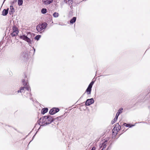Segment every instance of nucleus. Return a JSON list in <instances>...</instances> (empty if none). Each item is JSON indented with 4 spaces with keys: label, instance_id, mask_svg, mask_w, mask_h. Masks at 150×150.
Returning <instances> with one entry per match:
<instances>
[{
    "label": "nucleus",
    "instance_id": "obj_26",
    "mask_svg": "<svg viewBox=\"0 0 150 150\" xmlns=\"http://www.w3.org/2000/svg\"><path fill=\"white\" fill-rule=\"evenodd\" d=\"M22 89H21V88H20V90H18L17 91V92L18 93H19L20 92L21 93V91H22Z\"/></svg>",
    "mask_w": 150,
    "mask_h": 150
},
{
    "label": "nucleus",
    "instance_id": "obj_11",
    "mask_svg": "<svg viewBox=\"0 0 150 150\" xmlns=\"http://www.w3.org/2000/svg\"><path fill=\"white\" fill-rule=\"evenodd\" d=\"M8 8H7L6 9H4L2 11V15L3 16L6 15L8 13Z\"/></svg>",
    "mask_w": 150,
    "mask_h": 150
},
{
    "label": "nucleus",
    "instance_id": "obj_32",
    "mask_svg": "<svg viewBox=\"0 0 150 150\" xmlns=\"http://www.w3.org/2000/svg\"><path fill=\"white\" fill-rule=\"evenodd\" d=\"M105 147H106V146H105V144H104L103 146V148H105Z\"/></svg>",
    "mask_w": 150,
    "mask_h": 150
},
{
    "label": "nucleus",
    "instance_id": "obj_35",
    "mask_svg": "<svg viewBox=\"0 0 150 150\" xmlns=\"http://www.w3.org/2000/svg\"><path fill=\"white\" fill-rule=\"evenodd\" d=\"M59 117H57V118L58 119V118H59Z\"/></svg>",
    "mask_w": 150,
    "mask_h": 150
},
{
    "label": "nucleus",
    "instance_id": "obj_34",
    "mask_svg": "<svg viewBox=\"0 0 150 150\" xmlns=\"http://www.w3.org/2000/svg\"><path fill=\"white\" fill-rule=\"evenodd\" d=\"M106 141H105V142H104V143L105 144V142H106Z\"/></svg>",
    "mask_w": 150,
    "mask_h": 150
},
{
    "label": "nucleus",
    "instance_id": "obj_25",
    "mask_svg": "<svg viewBox=\"0 0 150 150\" xmlns=\"http://www.w3.org/2000/svg\"><path fill=\"white\" fill-rule=\"evenodd\" d=\"M118 117L117 116H116L115 117L114 119V122H116L117 119Z\"/></svg>",
    "mask_w": 150,
    "mask_h": 150
},
{
    "label": "nucleus",
    "instance_id": "obj_22",
    "mask_svg": "<svg viewBox=\"0 0 150 150\" xmlns=\"http://www.w3.org/2000/svg\"><path fill=\"white\" fill-rule=\"evenodd\" d=\"M41 12L42 14H45L47 12V9L46 8H43L41 10Z\"/></svg>",
    "mask_w": 150,
    "mask_h": 150
},
{
    "label": "nucleus",
    "instance_id": "obj_2",
    "mask_svg": "<svg viewBox=\"0 0 150 150\" xmlns=\"http://www.w3.org/2000/svg\"><path fill=\"white\" fill-rule=\"evenodd\" d=\"M28 36L25 35H24L20 36V38L27 42L29 45L32 43V40L29 37V35H27Z\"/></svg>",
    "mask_w": 150,
    "mask_h": 150
},
{
    "label": "nucleus",
    "instance_id": "obj_1",
    "mask_svg": "<svg viewBox=\"0 0 150 150\" xmlns=\"http://www.w3.org/2000/svg\"><path fill=\"white\" fill-rule=\"evenodd\" d=\"M53 121L52 117L50 115L45 116L40 119V125L41 126H45L51 123Z\"/></svg>",
    "mask_w": 150,
    "mask_h": 150
},
{
    "label": "nucleus",
    "instance_id": "obj_15",
    "mask_svg": "<svg viewBox=\"0 0 150 150\" xmlns=\"http://www.w3.org/2000/svg\"><path fill=\"white\" fill-rule=\"evenodd\" d=\"M10 9L11 10L10 12H11V13L10 12V15L13 13L15 12V10L13 6H10Z\"/></svg>",
    "mask_w": 150,
    "mask_h": 150
},
{
    "label": "nucleus",
    "instance_id": "obj_8",
    "mask_svg": "<svg viewBox=\"0 0 150 150\" xmlns=\"http://www.w3.org/2000/svg\"><path fill=\"white\" fill-rule=\"evenodd\" d=\"M21 89H22L21 93H24L25 91H27V93H28V94L26 96L27 97H30L31 96V94L30 93L29 91V92L25 89V87H20Z\"/></svg>",
    "mask_w": 150,
    "mask_h": 150
},
{
    "label": "nucleus",
    "instance_id": "obj_20",
    "mask_svg": "<svg viewBox=\"0 0 150 150\" xmlns=\"http://www.w3.org/2000/svg\"><path fill=\"white\" fill-rule=\"evenodd\" d=\"M18 4L19 6H21L23 4V0H18Z\"/></svg>",
    "mask_w": 150,
    "mask_h": 150
},
{
    "label": "nucleus",
    "instance_id": "obj_27",
    "mask_svg": "<svg viewBox=\"0 0 150 150\" xmlns=\"http://www.w3.org/2000/svg\"><path fill=\"white\" fill-rule=\"evenodd\" d=\"M120 114V113H118V112H117L116 114V116H117V117H118V116H119Z\"/></svg>",
    "mask_w": 150,
    "mask_h": 150
},
{
    "label": "nucleus",
    "instance_id": "obj_12",
    "mask_svg": "<svg viewBox=\"0 0 150 150\" xmlns=\"http://www.w3.org/2000/svg\"><path fill=\"white\" fill-rule=\"evenodd\" d=\"M64 1L66 3L68 4L69 5L72 4L73 3V0H64Z\"/></svg>",
    "mask_w": 150,
    "mask_h": 150
},
{
    "label": "nucleus",
    "instance_id": "obj_31",
    "mask_svg": "<svg viewBox=\"0 0 150 150\" xmlns=\"http://www.w3.org/2000/svg\"><path fill=\"white\" fill-rule=\"evenodd\" d=\"M9 26H8V27H7V31H8H8H9V30L8 29V28H9Z\"/></svg>",
    "mask_w": 150,
    "mask_h": 150
},
{
    "label": "nucleus",
    "instance_id": "obj_24",
    "mask_svg": "<svg viewBox=\"0 0 150 150\" xmlns=\"http://www.w3.org/2000/svg\"><path fill=\"white\" fill-rule=\"evenodd\" d=\"M123 110V109L122 108H120L118 110V113L121 114Z\"/></svg>",
    "mask_w": 150,
    "mask_h": 150
},
{
    "label": "nucleus",
    "instance_id": "obj_33",
    "mask_svg": "<svg viewBox=\"0 0 150 150\" xmlns=\"http://www.w3.org/2000/svg\"><path fill=\"white\" fill-rule=\"evenodd\" d=\"M35 51V49H34V51Z\"/></svg>",
    "mask_w": 150,
    "mask_h": 150
},
{
    "label": "nucleus",
    "instance_id": "obj_10",
    "mask_svg": "<svg viewBox=\"0 0 150 150\" xmlns=\"http://www.w3.org/2000/svg\"><path fill=\"white\" fill-rule=\"evenodd\" d=\"M53 0H42V1L44 4L47 5L52 3Z\"/></svg>",
    "mask_w": 150,
    "mask_h": 150
},
{
    "label": "nucleus",
    "instance_id": "obj_17",
    "mask_svg": "<svg viewBox=\"0 0 150 150\" xmlns=\"http://www.w3.org/2000/svg\"><path fill=\"white\" fill-rule=\"evenodd\" d=\"M26 81H28L27 76L26 74H25L24 75V78H23L22 80V81L23 82Z\"/></svg>",
    "mask_w": 150,
    "mask_h": 150
},
{
    "label": "nucleus",
    "instance_id": "obj_23",
    "mask_svg": "<svg viewBox=\"0 0 150 150\" xmlns=\"http://www.w3.org/2000/svg\"><path fill=\"white\" fill-rule=\"evenodd\" d=\"M40 37H41V36L40 35H37L34 38H35V40H38L40 38Z\"/></svg>",
    "mask_w": 150,
    "mask_h": 150
},
{
    "label": "nucleus",
    "instance_id": "obj_18",
    "mask_svg": "<svg viewBox=\"0 0 150 150\" xmlns=\"http://www.w3.org/2000/svg\"><path fill=\"white\" fill-rule=\"evenodd\" d=\"M76 18L75 17H73V18L70 21V23L73 24L76 21Z\"/></svg>",
    "mask_w": 150,
    "mask_h": 150
},
{
    "label": "nucleus",
    "instance_id": "obj_21",
    "mask_svg": "<svg viewBox=\"0 0 150 150\" xmlns=\"http://www.w3.org/2000/svg\"><path fill=\"white\" fill-rule=\"evenodd\" d=\"M124 125L126 126V127H131L134 126V125H131L130 124H127L126 123H124Z\"/></svg>",
    "mask_w": 150,
    "mask_h": 150
},
{
    "label": "nucleus",
    "instance_id": "obj_4",
    "mask_svg": "<svg viewBox=\"0 0 150 150\" xmlns=\"http://www.w3.org/2000/svg\"><path fill=\"white\" fill-rule=\"evenodd\" d=\"M94 83V81H92L88 85V87L86 90V92H87L88 95H90L91 93V88L92 86Z\"/></svg>",
    "mask_w": 150,
    "mask_h": 150
},
{
    "label": "nucleus",
    "instance_id": "obj_5",
    "mask_svg": "<svg viewBox=\"0 0 150 150\" xmlns=\"http://www.w3.org/2000/svg\"><path fill=\"white\" fill-rule=\"evenodd\" d=\"M18 28L15 26H13L12 32L11 35L12 37L16 36L18 34Z\"/></svg>",
    "mask_w": 150,
    "mask_h": 150
},
{
    "label": "nucleus",
    "instance_id": "obj_7",
    "mask_svg": "<svg viewBox=\"0 0 150 150\" xmlns=\"http://www.w3.org/2000/svg\"><path fill=\"white\" fill-rule=\"evenodd\" d=\"M94 102V100L93 98L88 99L86 101V105L87 106H89L93 103Z\"/></svg>",
    "mask_w": 150,
    "mask_h": 150
},
{
    "label": "nucleus",
    "instance_id": "obj_9",
    "mask_svg": "<svg viewBox=\"0 0 150 150\" xmlns=\"http://www.w3.org/2000/svg\"><path fill=\"white\" fill-rule=\"evenodd\" d=\"M23 87H25V89H26L28 92L30 90V88L28 84L27 81H26L23 82Z\"/></svg>",
    "mask_w": 150,
    "mask_h": 150
},
{
    "label": "nucleus",
    "instance_id": "obj_16",
    "mask_svg": "<svg viewBox=\"0 0 150 150\" xmlns=\"http://www.w3.org/2000/svg\"><path fill=\"white\" fill-rule=\"evenodd\" d=\"M40 25L41 26L42 28H43L44 29L46 27L47 25V24L46 23L44 22Z\"/></svg>",
    "mask_w": 150,
    "mask_h": 150
},
{
    "label": "nucleus",
    "instance_id": "obj_13",
    "mask_svg": "<svg viewBox=\"0 0 150 150\" xmlns=\"http://www.w3.org/2000/svg\"><path fill=\"white\" fill-rule=\"evenodd\" d=\"M36 29L37 31L39 32H40L42 30L44 29L42 28V27L40 25H38L37 26Z\"/></svg>",
    "mask_w": 150,
    "mask_h": 150
},
{
    "label": "nucleus",
    "instance_id": "obj_30",
    "mask_svg": "<svg viewBox=\"0 0 150 150\" xmlns=\"http://www.w3.org/2000/svg\"><path fill=\"white\" fill-rule=\"evenodd\" d=\"M115 122H114V120L112 121V124H114V123H115Z\"/></svg>",
    "mask_w": 150,
    "mask_h": 150
},
{
    "label": "nucleus",
    "instance_id": "obj_29",
    "mask_svg": "<svg viewBox=\"0 0 150 150\" xmlns=\"http://www.w3.org/2000/svg\"><path fill=\"white\" fill-rule=\"evenodd\" d=\"M8 42H9V41H8H8H7V43H6V45L5 46V47H6L7 45H8Z\"/></svg>",
    "mask_w": 150,
    "mask_h": 150
},
{
    "label": "nucleus",
    "instance_id": "obj_14",
    "mask_svg": "<svg viewBox=\"0 0 150 150\" xmlns=\"http://www.w3.org/2000/svg\"><path fill=\"white\" fill-rule=\"evenodd\" d=\"M48 110V109L46 108H43L42 110V113L43 114H45L46 112H47Z\"/></svg>",
    "mask_w": 150,
    "mask_h": 150
},
{
    "label": "nucleus",
    "instance_id": "obj_3",
    "mask_svg": "<svg viewBox=\"0 0 150 150\" xmlns=\"http://www.w3.org/2000/svg\"><path fill=\"white\" fill-rule=\"evenodd\" d=\"M121 128V126L118 124H117L112 130L113 135H116Z\"/></svg>",
    "mask_w": 150,
    "mask_h": 150
},
{
    "label": "nucleus",
    "instance_id": "obj_6",
    "mask_svg": "<svg viewBox=\"0 0 150 150\" xmlns=\"http://www.w3.org/2000/svg\"><path fill=\"white\" fill-rule=\"evenodd\" d=\"M59 110L58 108H54L50 111L49 113L50 114L53 115L59 112Z\"/></svg>",
    "mask_w": 150,
    "mask_h": 150
},
{
    "label": "nucleus",
    "instance_id": "obj_28",
    "mask_svg": "<svg viewBox=\"0 0 150 150\" xmlns=\"http://www.w3.org/2000/svg\"><path fill=\"white\" fill-rule=\"evenodd\" d=\"M95 149H96L95 147L94 146H93L92 147L91 150H95Z\"/></svg>",
    "mask_w": 150,
    "mask_h": 150
},
{
    "label": "nucleus",
    "instance_id": "obj_19",
    "mask_svg": "<svg viewBox=\"0 0 150 150\" xmlns=\"http://www.w3.org/2000/svg\"><path fill=\"white\" fill-rule=\"evenodd\" d=\"M53 16L54 18H57L59 16V14L58 13L55 12L53 13Z\"/></svg>",
    "mask_w": 150,
    "mask_h": 150
}]
</instances>
